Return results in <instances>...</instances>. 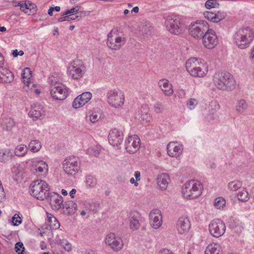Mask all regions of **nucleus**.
<instances>
[{"mask_svg": "<svg viewBox=\"0 0 254 254\" xmlns=\"http://www.w3.org/2000/svg\"><path fill=\"white\" fill-rule=\"evenodd\" d=\"M215 86L220 90L231 91L235 88L236 83L233 76L228 72L216 73L213 78Z\"/></svg>", "mask_w": 254, "mask_h": 254, "instance_id": "f257e3e1", "label": "nucleus"}, {"mask_svg": "<svg viewBox=\"0 0 254 254\" xmlns=\"http://www.w3.org/2000/svg\"><path fill=\"white\" fill-rule=\"evenodd\" d=\"M196 58L189 59L186 63L187 71L194 77H202L208 72V66L206 63Z\"/></svg>", "mask_w": 254, "mask_h": 254, "instance_id": "f03ea898", "label": "nucleus"}, {"mask_svg": "<svg viewBox=\"0 0 254 254\" xmlns=\"http://www.w3.org/2000/svg\"><path fill=\"white\" fill-rule=\"evenodd\" d=\"M254 39V33L249 27L240 28L234 35L235 43L240 49L248 47Z\"/></svg>", "mask_w": 254, "mask_h": 254, "instance_id": "7ed1b4c3", "label": "nucleus"}, {"mask_svg": "<svg viewBox=\"0 0 254 254\" xmlns=\"http://www.w3.org/2000/svg\"><path fill=\"white\" fill-rule=\"evenodd\" d=\"M29 192L34 197L42 200L49 198L50 194L48 184L42 180H36L32 183Z\"/></svg>", "mask_w": 254, "mask_h": 254, "instance_id": "20e7f679", "label": "nucleus"}, {"mask_svg": "<svg viewBox=\"0 0 254 254\" xmlns=\"http://www.w3.org/2000/svg\"><path fill=\"white\" fill-rule=\"evenodd\" d=\"M202 190L203 187L200 182L191 180L185 183L182 189V193L185 197L192 199L199 196Z\"/></svg>", "mask_w": 254, "mask_h": 254, "instance_id": "39448f33", "label": "nucleus"}, {"mask_svg": "<svg viewBox=\"0 0 254 254\" xmlns=\"http://www.w3.org/2000/svg\"><path fill=\"white\" fill-rule=\"evenodd\" d=\"M165 24L167 30L172 34L178 35L185 29L183 19L178 15H169L166 19Z\"/></svg>", "mask_w": 254, "mask_h": 254, "instance_id": "423d86ee", "label": "nucleus"}, {"mask_svg": "<svg viewBox=\"0 0 254 254\" xmlns=\"http://www.w3.org/2000/svg\"><path fill=\"white\" fill-rule=\"evenodd\" d=\"M208 23L202 20H196L191 23L189 27V32L194 38L201 39L208 28Z\"/></svg>", "mask_w": 254, "mask_h": 254, "instance_id": "0eeeda50", "label": "nucleus"}, {"mask_svg": "<svg viewBox=\"0 0 254 254\" xmlns=\"http://www.w3.org/2000/svg\"><path fill=\"white\" fill-rule=\"evenodd\" d=\"M63 166L66 174L74 176L80 169V162L78 158L73 156H69L64 161Z\"/></svg>", "mask_w": 254, "mask_h": 254, "instance_id": "6e6552de", "label": "nucleus"}, {"mask_svg": "<svg viewBox=\"0 0 254 254\" xmlns=\"http://www.w3.org/2000/svg\"><path fill=\"white\" fill-rule=\"evenodd\" d=\"M107 97L108 103L113 107L119 108L124 104V94L119 89L110 90L107 93Z\"/></svg>", "mask_w": 254, "mask_h": 254, "instance_id": "1a4fd4ad", "label": "nucleus"}, {"mask_svg": "<svg viewBox=\"0 0 254 254\" xmlns=\"http://www.w3.org/2000/svg\"><path fill=\"white\" fill-rule=\"evenodd\" d=\"M85 67L79 60L73 61L67 68L68 75L73 79H78L84 75Z\"/></svg>", "mask_w": 254, "mask_h": 254, "instance_id": "9d476101", "label": "nucleus"}, {"mask_svg": "<svg viewBox=\"0 0 254 254\" xmlns=\"http://www.w3.org/2000/svg\"><path fill=\"white\" fill-rule=\"evenodd\" d=\"M226 230L225 223L220 219H214L209 225V231L211 235L216 238L222 236Z\"/></svg>", "mask_w": 254, "mask_h": 254, "instance_id": "9b49d317", "label": "nucleus"}, {"mask_svg": "<svg viewBox=\"0 0 254 254\" xmlns=\"http://www.w3.org/2000/svg\"><path fill=\"white\" fill-rule=\"evenodd\" d=\"M201 39L204 46L208 49L214 48L218 43V38L215 32L209 28Z\"/></svg>", "mask_w": 254, "mask_h": 254, "instance_id": "f8f14e48", "label": "nucleus"}, {"mask_svg": "<svg viewBox=\"0 0 254 254\" xmlns=\"http://www.w3.org/2000/svg\"><path fill=\"white\" fill-rule=\"evenodd\" d=\"M50 90L51 96L55 100H63L68 95V89L62 83L56 86H51Z\"/></svg>", "mask_w": 254, "mask_h": 254, "instance_id": "ddd939ff", "label": "nucleus"}, {"mask_svg": "<svg viewBox=\"0 0 254 254\" xmlns=\"http://www.w3.org/2000/svg\"><path fill=\"white\" fill-rule=\"evenodd\" d=\"M105 242L110 246L112 249L117 252L121 250L124 245L122 239L116 236L113 233H110L107 236Z\"/></svg>", "mask_w": 254, "mask_h": 254, "instance_id": "4468645a", "label": "nucleus"}, {"mask_svg": "<svg viewBox=\"0 0 254 254\" xmlns=\"http://www.w3.org/2000/svg\"><path fill=\"white\" fill-rule=\"evenodd\" d=\"M123 139V133L119 129L115 128L110 131L108 135V141L112 146L118 147L122 143Z\"/></svg>", "mask_w": 254, "mask_h": 254, "instance_id": "2eb2a0df", "label": "nucleus"}, {"mask_svg": "<svg viewBox=\"0 0 254 254\" xmlns=\"http://www.w3.org/2000/svg\"><path fill=\"white\" fill-rule=\"evenodd\" d=\"M140 139L137 135L129 136L125 141V148L130 153H135L140 148Z\"/></svg>", "mask_w": 254, "mask_h": 254, "instance_id": "dca6fc26", "label": "nucleus"}, {"mask_svg": "<svg viewBox=\"0 0 254 254\" xmlns=\"http://www.w3.org/2000/svg\"><path fill=\"white\" fill-rule=\"evenodd\" d=\"M149 223L150 225L155 229H158L162 223V217L160 210L153 209L149 214Z\"/></svg>", "mask_w": 254, "mask_h": 254, "instance_id": "f3484780", "label": "nucleus"}, {"mask_svg": "<svg viewBox=\"0 0 254 254\" xmlns=\"http://www.w3.org/2000/svg\"><path fill=\"white\" fill-rule=\"evenodd\" d=\"M92 94L89 92H85L77 96L73 101L72 107L75 109L84 105L91 98Z\"/></svg>", "mask_w": 254, "mask_h": 254, "instance_id": "a211bd4d", "label": "nucleus"}, {"mask_svg": "<svg viewBox=\"0 0 254 254\" xmlns=\"http://www.w3.org/2000/svg\"><path fill=\"white\" fill-rule=\"evenodd\" d=\"M177 229L179 233L184 234L188 233L190 228V223L187 217H181L177 222Z\"/></svg>", "mask_w": 254, "mask_h": 254, "instance_id": "6ab92c4d", "label": "nucleus"}, {"mask_svg": "<svg viewBox=\"0 0 254 254\" xmlns=\"http://www.w3.org/2000/svg\"><path fill=\"white\" fill-rule=\"evenodd\" d=\"M29 115L33 118V120H41L45 116V111L42 105H36L32 107L29 113Z\"/></svg>", "mask_w": 254, "mask_h": 254, "instance_id": "aec40b11", "label": "nucleus"}, {"mask_svg": "<svg viewBox=\"0 0 254 254\" xmlns=\"http://www.w3.org/2000/svg\"><path fill=\"white\" fill-rule=\"evenodd\" d=\"M50 203L53 208L55 210H59L60 208L62 207L63 205V197L55 192L50 193Z\"/></svg>", "mask_w": 254, "mask_h": 254, "instance_id": "412c9836", "label": "nucleus"}, {"mask_svg": "<svg viewBox=\"0 0 254 254\" xmlns=\"http://www.w3.org/2000/svg\"><path fill=\"white\" fill-rule=\"evenodd\" d=\"M183 146L177 142H171L167 146V153L170 156L176 157L183 151Z\"/></svg>", "mask_w": 254, "mask_h": 254, "instance_id": "4be33fe9", "label": "nucleus"}, {"mask_svg": "<svg viewBox=\"0 0 254 254\" xmlns=\"http://www.w3.org/2000/svg\"><path fill=\"white\" fill-rule=\"evenodd\" d=\"M140 218V214L137 211H131L129 213V227L132 231L137 230L139 226V219Z\"/></svg>", "mask_w": 254, "mask_h": 254, "instance_id": "5701e85b", "label": "nucleus"}, {"mask_svg": "<svg viewBox=\"0 0 254 254\" xmlns=\"http://www.w3.org/2000/svg\"><path fill=\"white\" fill-rule=\"evenodd\" d=\"M33 170L35 171V173H41V174L45 175L47 173L48 167L47 164L42 161L39 160L33 163Z\"/></svg>", "mask_w": 254, "mask_h": 254, "instance_id": "b1692460", "label": "nucleus"}, {"mask_svg": "<svg viewBox=\"0 0 254 254\" xmlns=\"http://www.w3.org/2000/svg\"><path fill=\"white\" fill-rule=\"evenodd\" d=\"M158 84L160 88L166 96H171L173 94V90L172 86L169 83L168 80L162 79L159 80Z\"/></svg>", "mask_w": 254, "mask_h": 254, "instance_id": "393cba45", "label": "nucleus"}, {"mask_svg": "<svg viewBox=\"0 0 254 254\" xmlns=\"http://www.w3.org/2000/svg\"><path fill=\"white\" fill-rule=\"evenodd\" d=\"M137 115L139 118L146 122H149L152 119V117L149 113V107L147 105H143L141 106Z\"/></svg>", "mask_w": 254, "mask_h": 254, "instance_id": "a878e982", "label": "nucleus"}, {"mask_svg": "<svg viewBox=\"0 0 254 254\" xmlns=\"http://www.w3.org/2000/svg\"><path fill=\"white\" fill-rule=\"evenodd\" d=\"M170 177L167 174H162L157 178V184L162 190H165L168 185Z\"/></svg>", "mask_w": 254, "mask_h": 254, "instance_id": "bb28decb", "label": "nucleus"}, {"mask_svg": "<svg viewBox=\"0 0 254 254\" xmlns=\"http://www.w3.org/2000/svg\"><path fill=\"white\" fill-rule=\"evenodd\" d=\"M62 207L63 209H66V212L64 210V213L68 215H71L75 213L77 205L73 201L70 200L63 203Z\"/></svg>", "mask_w": 254, "mask_h": 254, "instance_id": "cd10ccee", "label": "nucleus"}, {"mask_svg": "<svg viewBox=\"0 0 254 254\" xmlns=\"http://www.w3.org/2000/svg\"><path fill=\"white\" fill-rule=\"evenodd\" d=\"M13 157L9 149L0 150V162L5 163L11 161Z\"/></svg>", "mask_w": 254, "mask_h": 254, "instance_id": "c85d7f7f", "label": "nucleus"}, {"mask_svg": "<svg viewBox=\"0 0 254 254\" xmlns=\"http://www.w3.org/2000/svg\"><path fill=\"white\" fill-rule=\"evenodd\" d=\"M118 29L117 28L113 29L108 34V39L107 44L108 47L112 50H118L120 49V45L117 46L114 45V39H113V34H117Z\"/></svg>", "mask_w": 254, "mask_h": 254, "instance_id": "c756f323", "label": "nucleus"}, {"mask_svg": "<svg viewBox=\"0 0 254 254\" xmlns=\"http://www.w3.org/2000/svg\"><path fill=\"white\" fill-rule=\"evenodd\" d=\"M1 77H0V79L1 81L5 83H10L11 82L14 78L13 73L9 70L6 68H2V70L0 71Z\"/></svg>", "mask_w": 254, "mask_h": 254, "instance_id": "7c9ffc66", "label": "nucleus"}, {"mask_svg": "<svg viewBox=\"0 0 254 254\" xmlns=\"http://www.w3.org/2000/svg\"><path fill=\"white\" fill-rule=\"evenodd\" d=\"M41 143L39 140L35 139L31 141L28 144V148L31 152H37L39 151L41 148Z\"/></svg>", "mask_w": 254, "mask_h": 254, "instance_id": "2f4dec72", "label": "nucleus"}, {"mask_svg": "<svg viewBox=\"0 0 254 254\" xmlns=\"http://www.w3.org/2000/svg\"><path fill=\"white\" fill-rule=\"evenodd\" d=\"M21 77L23 82L24 83H27V85L29 86V83H30L32 77V71L30 68L28 67L25 68L21 74Z\"/></svg>", "mask_w": 254, "mask_h": 254, "instance_id": "473e14b6", "label": "nucleus"}, {"mask_svg": "<svg viewBox=\"0 0 254 254\" xmlns=\"http://www.w3.org/2000/svg\"><path fill=\"white\" fill-rule=\"evenodd\" d=\"M47 217L51 229L53 230L58 229L60 228V224L56 217L52 214H48Z\"/></svg>", "mask_w": 254, "mask_h": 254, "instance_id": "72a5a7b5", "label": "nucleus"}, {"mask_svg": "<svg viewBox=\"0 0 254 254\" xmlns=\"http://www.w3.org/2000/svg\"><path fill=\"white\" fill-rule=\"evenodd\" d=\"M28 147L23 144L17 146L14 151L15 155L17 156H24L27 152Z\"/></svg>", "mask_w": 254, "mask_h": 254, "instance_id": "f704fd0d", "label": "nucleus"}, {"mask_svg": "<svg viewBox=\"0 0 254 254\" xmlns=\"http://www.w3.org/2000/svg\"><path fill=\"white\" fill-rule=\"evenodd\" d=\"M247 108L248 105L246 101L243 99L239 100L236 106V111L240 113H244Z\"/></svg>", "mask_w": 254, "mask_h": 254, "instance_id": "c9c22d12", "label": "nucleus"}, {"mask_svg": "<svg viewBox=\"0 0 254 254\" xmlns=\"http://www.w3.org/2000/svg\"><path fill=\"white\" fill-rule=\"evenodd\" d=\"M242 187V183L238 181L235 180L230 182L228 185V189L231 191H236Z\"/></svg>", "mask_w": 254, "mask_h": 254, "instance_id": "e433bc0d", "label": "nucleus"}, {"mask_svg": "<svg viewBox=\"0 0 254 254\" xmlns=\"http://www.w3.org/2000/svg\"><path fill=\"white\" fill-rule=\"evenodd\" d=\"M2 124L6 130H10L14 126V122L12 119L6 118L3 120Z\"/></svg>", "mask_w": 254, "mask_h": 254, "instance_id": "4c0bfd02", "label": "nucleus"}, {"mask_svg": "<svg viewBox=\"0 0 254 254\" xmlns=\"http://www.w3.org/2000/svg\"><path fill=\"white\" fill-rule=\"evenodd\" d=\"M238 198L241 201H246L249 199V193L245 190H243L239 192Z\"/></svg>", "mask_w": 254, "mask_h": 254, "instance_id": "58836bf2", "label": "nucleus"}, {"mask_svg": "<svg viewBox=\"0 0 254 254\" xmlns=\"http://www.w3.org/2000/svg\"><path fill=\"white\" fill-rule=\"evenodd\" d=\"M226 203L225 199L222 197H218L215 199L214 205L217 208H220L223 207Z\"/></svg>", "mask_w": 254, "mask_h": 254, "instance_id": "ea45409f", "label": "nucleus"}, {"mask_svg": "<svg viewBox=\"0 0 254 254\" xmlns=\"http://www.w3.org/2000/svg\"><path fill=\"white\" fill-rule=\"evenodd\" d=\"M27 10L28 11V15H33L36 13L37 11V6L35 4L31 2L30 1H27Z\"/></svg>", "mask_w": 254, "mask_h": 254, "instance_id": "a19ab883", "label": "nucleus"}, {"mask_svg": "<svg viewBox=\"0 0 254 254\" xmlns=\"http://www.w3.org/2000/svg\"><path fill=\"white\" fill-rule=\"evenodd\" d=\"M101 117V114L98 112H92L89 116V120L92 123L98 121Z\"/></svg>", "mask_w": 254, "mask_h": 254, "instance_id": "79ce46f5", "label": "nucleus"}, {"mask_svg": "<svg viewBox=\"0 0 254 254\" xmlns=\"http://www.w3.org/2000/svg\"><path fill=\"white\" fill-rule=\"evenodd\" d=\"M96 183L97 181L94 177L91 175L87 176L86 184L88 187L90 188L93 187L96 184Z\"/></svg>", "mask_w": 254, "mask_h": 254, "instance_id": "37998d69", "label": "nucleus"}, {"mask_svg": "<svg viewBox=\"0 0 254 254\" xmlns=\"http://www.w3.org/2000/svg\"><path fill=\"white\" fill-rule=\"evenodd\" d=\"M203 15L205 18L210 21L216 23V19L215 17L216 14H215V13L210 11H205L203 13Z\"/></svg>", "mask_w": 254, "mask_h": 254, "instance_id": "c03bdc74", "label": "nucleus"}, {"mask_svg": "<svg viewBox=\"0 0 254 254\" xmlns=\"http://www.w3.org/2000/svg\"><path fill=\"white\" fill-rule=\"evenodd\" d=\"M15 251L18 254H23L24 252L25 248L24 247L23 244L21 242H18L16 243L15 245Z\"/></svg>", "mask_w": 254, "mask_h": 254, "instance_id": "a18cd8bd", "label": "nucleus"}, {"mask_svg": "<svg viewBox=\"0 0 254 254\" xmlns=\"http://www.w3.org/2000/svg\"><path fill=\"white\" fill-rule=\"evenodd\" d=\"M11 222L13 226H18L22 223V219L18 214H15L12 217Z\"/></svg>", "mask_w": 254, "mask_h": 254, "instance_id": "49530a36", "label": "nucleus"}, {"mask_svg": "<svg viewBox=\"0 0 254 254\" xmlns=\"http://www.w3.org/2000/svg\"><path fill=\"white\" fill-rule=\"evenodd\" d=\"M75 20V15L73 14H69V15H64V16H62L60 18L58 19V22H63V21H69L70 20Z\"/></svg>", "mask_w": 254, "mask_h": 254, "instance_id": "de8ad7c7", "label": "nucleus"}, {"mask_svg": "<svg viewBox=\"0 0 254 254\" xmlns=\"http://www.w3.org/2000/svg\"><path fill=\"white\" fill-rule=\"evenodd\" d=\"M114 41V45H120V49L121 48L122 45H124L126 43V40L124 37H116Z\"/></svg>", "mask_w": 254, "mask_h": 254, "instance_id": "09e8293b", "label": "nucleus"}, {"mask_svg": "<svg viewBox=\"0 0 254 254\" xmlns=\"http://www.w3.org/2000/svg\"><path fill=\"white\" fill-rule=\"evenodd\" d=\"M198 101L194 98H190L188 102L187 106L190 110L193 109L197 105Z\"/></svg>", "mask_w": 254, "mask_h": 254, "instance_id": "8fccbe9b", "label": "nucleus"}, {"mask_svg": "<svg viewBox=\"0 0 254 254\" xmlns=\"http://www.w3.org/2000/svg\"><path fill=\"white\" fill-rule=\"evenodd\" d=\"M49 83L51 84V87L56 86L59 84H61L60 82H59V79L57 76L52 75L49 77Z\"/></svg>", "mask_w": 254, "mask_h": 254, "instance_id": "3c124183", "label": "nucleus"}, {"mask_svg": "<svg viewBox=\"0 0 254 254\" xmlns=\"http://www.w3.org/2000/svg\"><path fill=\"white\" fill-rule=\"evenodd\" d=\"M15 6H20V8L21 10L24 11L25 13H28V11L27 10V1H19L18 2L17 4L15 5Z\"/></svg>", "mask_w": 254, "mask_h": 254, "instance_id": "603ef678", "label": "nucleus"}, {"mask_svg": "<svg viewBox=\"0 0 254 254\" xmlns=\"http://www.w3.org/2000/svg\"><path fill=\"white\" fill-rule=\"evenodd\" d=\"M154 107L155 112L158 114L162 113L164 109V105L160 103H156Z\"/></svg>", "mask_w": 254, "mask_h": 254, "instance_id": "864d4df0", "label": "nucleus"}, {"mask_svg": "<svg viewBox=\"0 0 254 254\" xmlns=\"http://www.w3.org/2000/svg\"><path fill=\"white\" fill-rule=\"evenodd\" d=\"M215 14H216V23L224 19L226 16V13L223 11H217V13H215Z\"/></svg>", "mask_w": 254, "mask_h": 254, "instance_id": "5fc2aeb1", "label": "nucleus"}, {"mask_svg": "<svg viewBox=\"0 0 254 254\" xmlns=\"http://www.w3.org/2000/svg\"><path fill=\"white\" fill-rule=\"evenodd\" d=\"M79 10V6H77L74 7H72L70 9L66 10L62 14V16H64V15L71 14V13H73L75 12L76 14Z\"/></svg>", "mask_w": 254, "mask_h": 254, "instance_id": "6e6d98bb", "label": "nucleus"}, {"mask_svg": "<svg viewBox=\"0 0 254 254\" xmlns=\"http://www.w3.org/2000/svg\"><path fill=\"white\" fill-rule=\"evenodd\" d=\"M217 249L212 245H209L206 249V254H215L217 253Z\"/></svg>", "mask_w": 254, "mask_h": 254, "instance_id": "4d7b16f0", "label": "nucleus"}, {"mask_svg": "<svg viewBox=\"0 0 254 254\" xmlns=\"http://www.w3.org/2000/svg\"><path fill=\"white\" fill-rule=\"evenodd\" d=\"M62 244L65 251L69 252L71 250V246L68 242L64 241Z\"/></svg>", "mask_w": 254, "mask_h": 254, "instance_id": "13d9d810", "label": "nucleus"}, {"mask_svg": "<svg viewBox=\"0 0 254 254\" xmlns=\"http://www.w3.org/2000/svg\"><path fill=\"white\" fill-rule=\"evenodd\" d=\"M89 12L85 11L77 12L76 13L77 15H75V19H78V18L83 17L86 15L89 14Z\"/></svg>", "mask_w": 254, "mask_h": 254, "instance_id": "bf43d9fd", "label": "nucleus"}, {"mask_svg": "<svg viewBox=\"0 0 254 254\" xmlns=\"http://www.w3.org/2000/svg\"><path fill=\"white\" fill-rule=\"evenodd\" d=\"M85 207H87V206H89V210L94 211L95 210V208L96 207V205L94 203H90L85 202Z\"/></svg>", "mask_w": 254, "mask_h": 254, "instance_id": "052dcab7", "label": "nucleus"}, {"mask_svg": "<svg viewBox=\"0 0 254 254\" xmlns=\"http://www.w3.org/2000/svg\"><path fill=\"white\" fill-rule=\"evenodd\" d=\"M205 7L207 9H210L213 6V1L207 0L205 3Z\"/></svg>", "mask_w": 254, "mask_h": 254, "instance_id": "680f3d73", "label": "nucleus"}, {"mask_svg": "<svg viewBox=\"0 0 254 254\" xmlns=\"http://www.w3.org/2000/svg\"><path fill=\"white\" fill-rule=\"evenodd\" d=\"M159 254H174L172 251L168 249H163L159 252Z\"/></svg>", "mask_w": 254, "mask_h": 254, "instance_id": "e2e57ef3", "label": "nucleus"}, {"mask_svg": "<svg viewBox=\"0 0 254 254\" xmlns=\"http://www.w3.org/2000/svg\"><path fill=\"white\" fill-rule=\"evenodd\" d=\"M4 64V57L2 54L0 53V69L2 70L3 65Z\"/></svg>", "mask_w": 254, "mask_h": 254, "instance_id": "0e129e2a", "label": "nucleus"}, {"mask_svg": "<svg viewBox=\"0 0 254 254\" xmlns=\"http://www.w3.org/2000/svg\"><path fill=\"white\" fill-rule=\"evenodd\" d=\"M134 177L136 179V181H139L140 180V173L139 171H136L134 173Z\"/></svg>", "mask_w": 254, "mask_h": 254, "instance_id": "69168bd1", "label": "nucleus"}, {"mask_svg": "<svg viewBox=\"0 0 254 254\" xmlns=\"http://www.w3.org/2000/svg\"><path fill=\"white\" fill-rule=\"evenodd\" d=\"M129 182L131 184H134L135 187L138 186V183L137 182V181H135L133 178H131Z\"/></svg>", "mask_w": 254, "mask_h": 254, "instance_id": "338daca9", "label": "nucleus"}, {"mask_svg": "<svg viewBox=\"0 0 254 254\" xmlns=\"http://www.w3.org/2000/svg\"><path fill=\"white\" fill-rule=\"evenodd\" d=\"M76 192V190L75 189H73L71 190L69 192V195L71 198L74 197V194H75Z\"/></svg>", "mask_w": 254, "mask_h": 254, "instance_id": "774afa93", "label": "nucleus"}]
</instances>
